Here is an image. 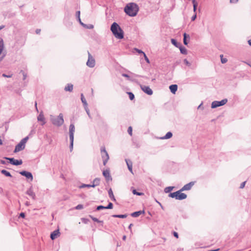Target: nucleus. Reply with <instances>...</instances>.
I'll return each mask as SVG.
<instances>
[{
	"label": "nucleus",
	"mask_w": 251,
	"mask_h": 251,
	"mask_svg": "<svg viewBox=\"0 0 251 251\" xmlns=\"http://www.w3.org/2000/svg\"><path fill=\"white\" fill-rule=\"evenodd\" d=\"M139 11L138 6L135 3L131 2L125 7V12L129 16H135Z\"/></svg>",
	"instance_id": "obj_1"
},
{
	"label": "nucleus",
	"mask_w": 251,
	"mask_h": 251,
	"mask_svg": "<svg viewBox=\"0 0 251 251\" xmlns=\"http://www.w3.org/2000/svg\"><path fill=\"white\" fill-rule=\"evenodd\" d=\"M111 30L116 38L121 39L124 38V32L117 23H113Z\"/></svg>",
	"instance_id": "obj_2"
},
{
	"label": "nucleus",
	"mask_w": 251,
	"mask_h": 251,
	"mask_svg": "<svg viewBox=\"0 0 251 251\" xmlns=\"http://www.w3.org/2000/svg\"><path fill=\"white\" fill-rule=\"evenodd\" d=\"M182 191L180 189L176 192L171 193L169 194V197L178 200H184L187 198V195L182 193Z\"/></svg>",
	"instance_id": "obj_3"
},
{
	"label": "nucleus",
	"mask_w": 251,
	"mask_h": 251,
	"mask_svg": "<svg viewBox=\"0 0 251 251\" xmlns=\"http://www.w3.org/2000/svg\"><path fill=\"white\" fill-rule=\"evenodd\" d=\"M52 123L56 126H60L64 123L63 116L60 113L57 117H51Z\"/></svg>",
	"instance_id": "obj_4"
},
{
	"label": "nucleus",
	"mask_w": 251,
	"mask_h": 251,
	"mask_svg": "<svg viewBox=\"0 0 251 251\" xmlns=\"http://www.w3.org/2000/svg\"><path fill=\"white\" fill-rule=\"evenodd\" d=\"M28 139V137H26L25 138L23 139L20 141V142L15 147V149L14 150V152L16 153L23 150L25 148V145Z\"/></svg>",
	"instance_id": "obj_5"
},
{
	"label": "nucleus",
	"mask_w": 251,
	"mask_h": 251,
	"mask_svg": "<svg viewBox=\"0 0 251 251\" xmlns=\"http://www.w3.org/2000/svg\"><path fill=\"white\" fill-rule=\"evenodd\" d=\"M100 153L101 157L103 159V165L105 166L109 159V155L106 151L104 147L101 148Z\"/></svg>",
	"instance_id": "obj_6"
},
{
	"label": "nucleus",
	"mask_w": 251,
	"mask_h": 251,
	"mask_svg": "<svg viewBox=\"0 0 251 251\" xmlns=\"http://www.w3.org/2000/svg\"><path fill=\"white\" fill-rule=\"evenodd\" d=\"M227 101V99H224L221 101H214L212 102L211 107L213 108L225 105Z\"/></svg>",
	"instance_id": "obj_7"
},
{
	"label": "nucleus",
	"mask_w": 251,
	"mask_h": 251,
	"mask_svg": "<svg viewBox=\"0 0 251 251\" xmlns=\"http://www.w3.org/2000/svg\"><path fill=\"white\" fill-rule=\"evenodd\" d=\"M86 64L91 68L94 67L95 65V60L89 52H88V59Z\"/></svg>",
	"instance_id": "obj_8"
},
{
	"label": "nucleus",
	"mask_w": 251,
	"mask_h": 251,
	"mask_svg": "<svg viewBox=\"0 0 251 251\" xmlns=\"http://www.w3.org/2000/svg\"><path fill=\"white\" fill-rule=\"evenodd\" d=\"M140 87L141 89L148 95H151L152 94V91L149 86L141 85Z\"/></svg>",
	"instance_id": "obj_9"
},
{
	"label": "nucleus",
	"mask_w": 251,
	"mask_h": 251,
	"mask_svg": "<svg viewBox=\"0 0 251 251\" xmlns=\"http://www.w3.org/2000/svg\"><path fill=\"white\" fill-rule=\"evenodd\" d=\"M4 49V45L3 40L0 38V61L3 58L5 54L3 53L2 51Z\"/></svg>",
	"instance_id": "obj_10"
},
{
	"label": "nucleus",
	"mask_w": 251,
	"mask_h": 251,
	"mask_svg": "<svg viewBox=\"0 0 251 251\" xmlns=\"http://www.w3.org/2000/svg\"><path fill=\"white\" fill-rule=\"evenodd\" d=\"M6 159L9 160L10 163L15 165H21L23 163L22 160H16L13 158H6Z\"/></svg>",
	"instance_id": "obj_11"
},
{
	"label": "nucleus",
	"mask_w": 251,
	"mask_h": 251,
	"mask_svg": "<svg viewBox=\"0 0 251 251\" xmlns=\"http://www.w3.org/2000/svg\"><path fill=\"white\" fill-rule=\"evenodd\" d=\"M37 120L38 122H41L40 124L42 126H43L45 124L46 121H45V118L44 117L43 113L41 112L40 114L37 117Z\"/></svg>",
	"instance_id": "obj_12"
},
{
	"label": "nucleus",
	"mask_w": 251,
	"mask_h": 251,
	"mask_svg": "<svg viewBox=\"0 0 251 251\" xmlns=\"http://www.w3.org/2000/svg\"><path fill=\"white\" fill-rule=\"evenodd\" d=\"M20 174L21 175L25 176L27 178L30 179L31 181H32L33 176L31 173L24 171L20 172Z\"/></svg>",
	"instance_id": "obj_13"
},
{
	"label": "nucleus",
	"mask_w": 251,
	"mask_h": 251,
	"mask_svg": "<svg viewBox=\"0 0 251 251\" xmlns=\"http://www.w3.org/2000/svg\"><path fill=\"white\" fill-rule=\"evenodd\" d=\"M194 182H190V183L185 185L181 189V191L190 190L194 185Z\"/></svg>",
	"instance_id": "obj_14"
},
{
	"label": "nucleus",
	"mask_w": 251,
	"mask_h": 251,
	"mask_svg": "<svg viewBox=\"0 0 251 251\" xmlns=\"http://www.w3.org/2000/svg\"><path fill=\"white\" fill-rule=\"evenodd\" d=\"M75 131V127L74 125L71 124L69 127V136L70 138H74V134Z\"/></svg>",
	"instance_id": "obj_15"
},
{
	"label": "nucleus",
	"mask_w": 251,
	"mask_h": 251,
	"mask_svg": "<svg viewBox=\"0 0 251 251\" xmlns=\"http://www.w3.org/2000/svg\"><path fill=\"white\" fill-rule=\"evenodd\" d=\"M102 174H103V176L105 177V178L107 181L112 180V178L110 175V172H109V170H104L102 172Z\"/></svg>",
	"instance_id": "obj_16"
},
{
	"label": "nucleus",
	"mask_w": 251,
	"mask_h": 251,
	"mask_svg": "<svg viewBox=\"0 0 251 251\" xmlns=\"http://www.w3.org/2000/svg\"><path fill=\"white\" fill-rule=\"evenodd\" d=\"M60 236L59 229H57L52 232L50 234V238L52 240H54Z\"/></svg>",
	"instance_id": "obj_17"
},
{
	"label": "nucleus",
	"mask_w": 251,
	"mask_h": 251,
	"mask_svg": "<svg viewBox=\"0 0 251 251\" xmlns=\"http://www.w3.org/2000/svg\"><path fill=\"white\" fill-rule=\"evenodd\" d=\"M169 88L171 92L175 94L177 90V86L176 84L171 85L170 86Z\"/></svg>",
	"instance_id": "obj_18"
},
{
	"label": "nucleus",
	"mask_w": 251,
	"mask_h": 251,
	"mask_svg": "<svg viewBox=\"0 0 251 251\" xmlns=\"http://www.w3.org/2000/svg\"><path fill=\"white\" fill-rule=\"evenodd\" d=\"M126 164H127V166L128 167V168L129 169V170L130 171V172L132 173H133L132 172V162L130 160H126Z\"/></svg>",
	"instance_id": "obj_19"
},
{
	"label": "nucleus",
	"mask_w": 251,
	"mask_h": 251,
	"mask_svg": "<svg viewBox=\"0 0 251 251\" xmlns=\"http://www.w3.org/2000/svg\"><path fill=\"white\" fill-rule=\"evenodd\" d=\"M64 89L66 91L72 92L73 89V85L72 84H68L65 87Z\"/></svg>",
	"instance_id": "obj_20"
},
{
	"label": "nucleus",
	"mask_w": 251,
	"mask_h": 251,
	"mask_svg": "<svg viewBox=\"0 0 251 251\" xmlns=\"http://www.w3.org/2000/svg\"><path fill=\"white\" fill-rule=\"evenodd\" d=\"M100 182V179L98 178H95L93 182V184L92 185V187H94L96 186H98L99 185Z\"/></svg>",
	"instance_id": "obj_21"
},
{
	"label": "nucleus",
	"mask_w": 251,
	"mask_h": 251,
	"mask_svg": "<svg viewBox=\"0 0 251 251\" xmlns=\"http://www.w3.org/2000/svg\"><path fill=\"white\" fill-rule=\"evenodd\" d=\"M27 194L31 197L33 199H35V194L31 189H29L27 191Z\"/></svg>",
	"instance_id": "obj_22"
},
{
	"label": "nucleus",
	"mask_w": 251,
	"mask_h": 251,
	"mask_svg": "<svg viewBox=\"0 0 251 251\" xmlns=\"http://www.w3.org/2000/svg\"><path fill=\"white\" fill-rule=\"evenodd\" d=\"M173 136L172 133L171 132H168L167 133V134L165 135V136L161 137V139H167L171 138Z\"/></svg>",
	"instance_id": "obj_23"
},
{
	"label": "nucleus",
	"mask_w": 251,
	"mask_h": 251,
	"mask_svg": "<svg viewBox=\"0 0 251 251\" xmlns=\"http://www.w3.org/2000/svg\"><path fill=\"white\" fill-rule=\"evenodd\" d=\"M144 212L142 211H139L137 212H133L131 214V216L133 217H137L140 216L142 213H143Z\"/></svg>",
	"instance_id": "obj_24"
},
{
	"label": "nucleus",
	"mask_w": 251,
	"mask_h": 251,
	"mask_svg": "<svg viewBox=\"0 0 251 251\" xmlns=\"http://www.w3.org/2000/svg\"><path fill=\"white\" fill-rule=\"evenodd\" d=\"M108 195H109V197L112 200H113L114 201L116 200L111 189H110L108 191Z\"/></svg>",
	"instance_id": "obj_25"
},
{
	"label": "nucleus",
	"mask_w": 251,
	"mask_h": 251,
	"mask_svg": "<svg viewBox=\"0 0 251 251\" xmlns=\"http://www.w3.org/2000/svg\"><path fill=\"white\" fill-rule=\"evenodd\" d=\"M183 36H184V38H183V43L185 45H187L188 44V43L186 41V38H190V36L189 35H187L186 33H184L183 34Z\"/></svg>",
	"instance_id": "obj_26"
},
{
	"label": "nucleus",
	"mask_w": 251,
	"mask_h": 251,
	"mask_svg": "<svg viewBox=\"0 0 251 251\" xmlns=\"http://www.w3.org/2000/svg\"><path fill=\"white\" fill-rule=\"evenodd\" d=\"M179 49H180V51L181 53L184 54H187V50H186V49L185 48L183 47H180L179 48Z\"/></svg>",
	"instance_id": "obj_27"
},
{
	"label": "nucleus",
	"mask_w": 251,
	"mask_h": 251,
	"mask_svg": "<svg viewBox=\"0 0 251 251\" xmlns=\"http://www.w3.org/2000/svg\"><path fill=\"white\" fill-rule=\"evenodd\" d=\"M1 173L7 176H11L10 173L5 170H2L1 171Z\"/></svg>",
	"instance_id": "obj_28"
},
{
	"label": "nucleus",
	"mask_w": 251,
	"mask_h": 251,
	"mask_svg": "<svg viewBox=\"0 0 251 251\" xmlns=\"http://www.w3.org/2000/svg\"><path fill=\"white\" fill-rule=\"evenodd\" d=\"M81 101H82V103L85 105H87L86 99H85V98H84V96H83V95L82 94H81Z\"/></svg>",
	"instance_id": "obj_29"
},
{
	"label": "nucleus",
	"mask_w": 251,
	"mask_h": 251,
	"mask_svg": "<svg viewBox=\"0 0 251 251\" xmlns=\"http://www.w3.org/2000/svg\"><path fill=\"white\" fill-rule=\"evenodd\" d=\"M114 217L120 218H125L127 217L126 215H114Z\"/></svg>",
	"instance_id": "obj_30"
},
{
	"label": "nucleus",
	"mask_w": 251,
	"mask_h": 251,
	"mask_svg": "<svg viewBox=\"0 0 251 251\" xmlns=\"http://www.w3.org/2000/svg\"><path fill=\"white\" fill-rule=\"evenodd\" d=\"M192 3L193 4L194 11H195L198 5V3L196 0H192Z\"/></svg>",
	"instance_id": "obj_31"
},
{
	"label": "nucleus",
	"mask_w": 251,
	"mask_h": 251,
	"mask_svg": "<svg viewBox=\"0 0 251 251\" xmlns=\"http://www.w3.org/2000/svg\"><path fill=\"white\" fill-rule=\"evenodd\" d=\"M220 57L222 63H225L227 62V59L226 58H224V56L223 54L220 55Z\"/></svg>",
	"instance_id": "obj_32"
},
{
	"label": "nucleus",
	"mask_w": 251,
	"mask_h": 251,
	"mask_svg": "<svg viewBox=\"0 0 251 251\" xmlns=\"http://www.w3.org/2000/svg\"><path fill=\"white\" fill-rule=\"evenodd\" d=\"M127 94L130 100H133L134 99V95L132 93L128 92Z\"/></svg>",
	"instance_id": "obj_33"
},
{
	"label": "nucleus",
	"mask_w": 251,
	"mask_h": 251,
	"mask_svg": "<svg viewBox=\"0 0 251 251\" xmlns=\"http://www.w3.org/2000/svg\"><path fill=\"white\" fill-rule=\"evenodd\" d=\"M173 187H168L165 189L164 191L166 193H168L173 189Z\"/></svg>",
	"instance_id": "obj_34"
},
{
	"label": "nucleus",
	"mask_w": 251,
	"mask_h": 251,
	"mask_svg": "<svg viewBox=\"0 0 251 251\" xmlns=\"http://www.w3.org/2000/svg\"><path fill=\"white\" fill-rule=\"evenodd\" d=\"M132 193L134 195H138V196H141V195H143V193H139V192H137L136 190H133L132 191Z\"/></svg>",
	"instance_id": "obj_35"
},
{
	"label": "nucleus",
	"mask_w": 251,
	"mask_h": 251,
	"mask_svg": "<svg viewBox=\"0 0 251 251\" xmlns=\"http://www.w3.org/2000/svg\"><path fill=\"white\" fill-rule=\"evenodd\" d=\"M70 149H71V151H72L73 149V147L74 138H72V139L71 138H70Z\"/></svg>",
	"instance_id": "obj_36"
},
{
	"label": "nucleus",
	"mask_w": 251,
	"mask_h": 251,
	"mask_svg": "<svg viewBox=\"0 0 251 251\" xmlns=\"http://www.w3.org/2000/svg\"><path fill=\"white\" fill-rule=\"evenodd\" d=\"M127 132L130 136L132 135V128L131 126H129L128 128Z\"/></svg>",
	"instance_id": "obj_37"
},
{
	"label": "nucleus",
	"mask_w": 251,
	"mask_h": 251,
	"mask_svg": "<svg viewBox=\"0 0 251 251\" xmlns=\"http://www.w3.org/2000/svg\"><path fill=\"white\" fill-rule=\"evenodd\" d=\"M89 217L95 222H98V223H100L101 221H99L98 219L96 218L93 217V216L90 215Z\"/></svg>",
	"instance_id": "obj_38"
},
{
	"label": "nucleus",
	"mask_w": 251,
	"mask_h": 251,
	"mask_svg": "<svg viewBox=\"0 0 251 251\" xmlns=\"http://www.w3.org/2000/svg\"><path fill=\"white\" fill-rule=\"evenodd\" d=\"M80 12L79 11H78L76 12V15L77 16V18H78V19L79 20V21L80 22V23L82 24V23H81V20H80Z\"/></svg>",
	"instance_id": "obj_39"
},
{
	"label": "nucleus",
	"mask_w": 251,
	"mask_h": 251,
	"mask_svg": "<svg viewBox=\"0 0 251 251\" xmlns=\"http://www.w3.org/2000/svg\"><path fill=\"white\" fill-rule=\"evenodd\" d=\"M113 208V204L111 202H109L108 206L105 207V209H112Z\"/></svg>",
	"instance_id": "obj_40"
},
{
	"label": "nucleus",
	"mask_w": 251,
	"mask_h": 251,
	"mask_svg": "<svg viewBox=\"0 0 251 251\" xmlns=\"http://www.w3.org/2000/svg\"><path fill=\"white\" fill-rule=\"evenodd\" d=\"M83 208V206L82 204H78L75 207L76 209H81Z\"/></svg>",
	"instance_id": "obj_41"
},
{
	"label": "nucleus",
	"mask_w": 251,
	"mask_h": 251,
	"mask_svg": "<svg viewBox=\"0 0 251 251\" xmlns=\"http://www.w3.org/2000/svg\"><path fill=\"white\" fill-rule=\"evenodd\" d=\"M144 58L145 59V60L146 61V62L148 63H150V60L149 59V58L147 57V55H146L145 53H144Z\"/></svg>",
	"instance_id": "obj_42"
},
{
	"label": "nucleus",
	"mask_w": 251,
	"mask_h": 251,
	"mask_svg": "<svg viewBox=\"0 0 251 251\" xmlns=\"http://www.w3.org/2000/svg\"><path fill=\"white\" fill-rule=\"evenodd\" d=\"M102 209H105V207L102 206V205H100V206H98L97 208V210H101Z\"/></svg>",
	"instance_id": "obj_43"
},
{
	"label": "nucleus",
	"mask_w": 251,
	"mask_h": 251,
	"mask_svg": "<svg viewBox=\"0 0 251 251\" xmlns=\"http://www.w3.org/2000/svg\"><path fill=\"white\" fill-rule=\"evenodd\" d=\"M184 63L188 66H190L191 65V64L189 62V61L187 59L184 60Z\"/></svg>",
	"instance_id": "obj_44"
},
{
	"label": "nucleus",
	"mask_w": 251,
	"mask_h": 251,
	"mask_svg": "<svg viewBox=\"0 0 251 251\" xmlns=\"http://www.w3.org/2000/svg\"><path fill=\"white\" fill-rule=\"evenodd\" d=\"M135 50L137 52H138L139 53H142L144 55V53H145V52H144L143 51H142L141 50H140L139 49H135Z\"/></svg>",
	"instance_id": "obj_45"
},
{
	"label": "nucleus",
	"mask_w": 251,
	"mask_h": 251,
	"mask_svg": "<svg viewBox=\"0 0 251 251\" xmlns=\"http://www.w3.org/2000/svg\"><path fill=\"white\" fill-rule=\"evenodd\" d=\"M171 42L172 43V44L173 45H174L175 46H176V41L175 39H172L171 40Z\"/></svg>",
	"instance_id": "obj_46"
},
{
	"label": "nucleus",
	"mask_w": 251,
	"mask_h": 251,
	"mask_svg": "<svg viewBox=\"0 0 251 251\" xmlns=\"http://www.w3.org/2000/svg\"><path fill=\"white\" fill-rule=\"evenodd\" d=\"M246 182V181H244V182H242L240 186V188H243L245 187Z\"/></svg>",
	"instance_id": "obj_47"
},
{
	"label": "nucleus",
	"mask_w": 251,
	"mask_h": 251,
	"mask_svg": "<svg viewBox=\"0 0 251 251\" xmlns=\"http://www.w3.org/2000/svg\"><path fill=\"white\" fill-rule=\"evenodd\" d=\"M173 234H174V236H175V237H176V238H178V233H177L176 232L174 231V232H173Z\"/></svg>",
	"instance_id": "obj_48"
},
{
	"label": "nucleus",
	"mask_w": 251,
	"mask_h": 251,
	"mask_svg": "<svg viewBox=\"0 0 251 251\" xmlns=\"http://www.w3.org/2000/svg\"><path fill=\"white\" fill-rule=\"evenodd\" d=\"M20 217L24 218L25 217V214L24 213H21L20 214Z\"/></svg>",
	"instance_id": "obj_49"
},
{
	"label": "nucleus",
	"mask_w": 251,
	"mask_h": 251,
	"mask_svg": "<svg viewBox=\"0 0 251 251\" xmlns=\"http://www.w3.org/2000/svg\"><path fill=\"white\" fill-rule=\"evenodd\" d=\"M122 75H123V76L126 77H127V78H129V76L128 75H127V74H123Z\"/></svg>",
	"instance_id": "obj_50"
},
{
	"label": "nucleus",
	"mask_w": 251,
	"mask_h": 251,
	"mask_svg": "<svg viewBox=\"0 0 251 251\" xmlns=\"http://www.w3.org/2000/svg\"><path fill=\"white\" fill-rule=\"evenodd\" d=\"M238 1V0H230V2L231 3H236Z\"/></svg>",
	"instance_id": "obj_51"
},
{
	"label": "nucleus",
	"mask_w": 251,
	"mask_h": 251,
	"mask_svg": "<svg viewBox=\"0 0 251 251\" xmlns=\"http://www.w3.org/2000/svg\"><path fill=\"white\" fill-rule=\"evenodd\" d=\"M196 15L195 14V15H194L192 17V21H194L195 20V19L196 18Z\"/></svg>",
	"instance_id": "obj_52"
},
{
	"label": "nucleus",
	"mask_w": 251,
	"mask_h": 251,
	"mask_svg": "<svg viewBox=\"0 0 251 251\" xmlns=\"http://www.w3.org/2000/svg\"><path fill=\"white\" fill-rule=\"evenodd\" d=\"M2 76H4V77H11L10 75H6L5 74H3Z\"/></svg>",
	"instance_id": "obj_53"
},
{
	"label": "nucleus",
	"mask_w": 251,
	"mask_h": 251,
	"mask_svg": "<svg viewBox=\"0 0 251 251\" xmlns=\"http://www.w3.org/2000/svg\"><path fill=\"white\" fill-rule=\"evenodd\" d=\"M133 226V224H131L129 225V226H128V228L131 229V227Z\"/></svg>",
	"instance_id": "obj_54"
},
{
	"label": "nucleus",
	"mask_w": 251,
	"mask_h": 251,
	"mask_svg": "<svg viewBox=\"0 0 251 251\" xmlns=\"http://www.w3.org/2000/svg\"><path fill=\"white\" fill-rule=\"evenodd\" d=\"M248 43L251 46V39L248 41Z\"/></svg>",
	"instance_id": "obj_55"
},
{
	"label": "nucleus",
	"mask_w": 251,
	"mask_h": 251,
	"mask_svg": "<svg viewBox=\"0 0 251 251\" xmlns=\"http://www.w3.org/2000/svg\"><path fill=\"white\" fill-rule=\"evenodd\" d=\"M4 27V25H1L0 26V30L3 29Z\"/></svg>",
	"instance_id": "obj_56"
},
{
	"label": "nucleus",
	"mask_w": 251,
	"mask_h": 251,
	"mask_svg": "<svg viewBox=\"0 0 251 251\" xmlns=\"http://www.w3.org/2000/svg\"><path fill=\"white\" fill-rule=\"evenodd\" d=\"M123 239L124 240H126V235L123 236Z\"/></svg>",
	"instance_id": "obj_57"
},
{
	"label": "nucleus",
	"mask_w": 251,
	"mask_h": 251,
	"mask_svg": "<svg viewBox=\"0 0 251 251\" xmlns=\"http://www.w3.org/2000/svg\"><path fill=\"white\" fill-rule=\"evenodd\" d=\"M84 186H87V187H92V185H85Z\"/></svg>",
	"instance_id": "obj_58"
},
{
	"label": "nucleus",
	"mask_w": 251,
	"mask_h": 251,
	"mask_svg": "<svg viewBox=\"0 0 251 251\" xmlns=\"http://www.w3.org/2000/svg\"><path fill=\"white\" fill-rule=\"evenodd\" d=\"M40 29H37V30H36V33H39L40 32Z\"/></svg>",
	"instance_id": "obj_59"
},
{
	"label": "nucleus",
	"mask_w": 251,
	"mask_h": 251,
	"mask_svg": "<svg viewBox=\"0 0 251 251\" xmlns=\"http://www.w3.org/2000/svg\"><path fill=\"white\" fill-rule=\"evenodd\" d=\"M35 106L37 108V103H35Z\"/></svg>",
	"instance_id": "obj_60"
}]
</instances>
